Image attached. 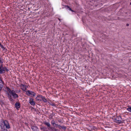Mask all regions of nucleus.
I'll return each instance as SVG.
<instances>
[{
    "mask_svg": "<svg viewBox=\"0 0 131 131\" xmlns=\"http://www.w3.org/2000/svg\"><path fill=\"white\" fill-rule=\"evenodd\" d=\"M1 130L2 131H7L6 129H8L10 128V126L8 122L5 120L2 122L1 124Z\"/></svg>",
    "mask_w": 131,
    "mask_h": 131,
    "instance_id": "nucleus-1",
    "label": "nucleus"
},
{
    "mask_svg": "<svg viewBox=\"0 0 131 131\" xmlns=\"http://www.w3.org/2000/svg\"><path fill=\"white\" fill-rule=\"evenodd\" d=\"M9 71V70L6 68V67H3L2 64L0 65V74L4 73L6 71L8 72Z\"/></svg>",
    "mask_w": 131,
    "mask_h": 131,
    "instance_id": "nucleus-2",
    "label": "nucleus"
},
{
    "mask_svg": "<svg viewBox=\"0 0 131 131\" xmlns=\"http://www.w3.org/2000/svg\"><path fill=\"white\" fill-rule=\"evenodd\" d=\"M114 121L117 123H121L122 122L121 117L120 116H116L114 119Z\"/></svg>",
    "mask_w": 131,
    "mask_h": 131,
    "instance_id": "nucleus-3",
    "label": "nucleus"
},
{
    "mask_svg": "<svg viewBox=\"0 0 131 131\" xmlns=\"http://www.w3.org/2000/svg\"><path fill=\"white\" fill-rule=\"evenodd\" d=\"M10 94L13 96L14 98H17L18 97V96L17 94L16 93L15 91L14 90H12V91Z\"/></svg>",
    "mask_w": 131,
    "mask_h": 131,
    "instance_id": "nucleus-4",
    "label": "nucleus"
},
{
    "mask_svg": "<svg viewBox=\"0 0 131 131\" xmlns=\"http://www.w3.org/2000/svg\"><path fill=\"white\" fill-rule=\"evenodd\" d=\"M29 102L31 105H34L35 104V103L33 99L32 98H30Z\"/></svg>",
    "mask_w": 131,
    "mask_h": 131,
    "instance_id": "nucleus-5",
    "label": "nucleus"
},
{
    "mask_svg": "<svg viewBox=\"0 0 131 131\" xmlns=\"http://www.w3.org/2000/svg\"><path fill=\"white\" fill-rule=\"evenodd\" d=\"M26 93L27 95H31L33 96H34L35 94V93L34 92L29 90H28L26 92Z\"/></svg>",
    "mask_w": 131,
    "mask_h": 131,
    "instance_id": "nucleus-6",
    "label": "nucleus"
},
{
    "mask_svg": "<svg viewBox=\"0 0 131 131\" xmlns=\"http://www.w3.org/2000/svg\"><path fill=\"white\" fill-rule=\"evenodd\" d=\"M15 106L17 108H19L20 107V103L19 102H16L15 104Z\"/></svg>",
    "mask_w": 131,
    "mask_h": 131,
    "instance_id": "nucleus-7",
    "label": "nucleus"
},
{
    "mask_svg": "<svg viewBox=\"0 0 131 131\" xmlns=\"http://www.w3.org/2000/svg\"><path fill=\"white\" fill-rule=\"evenodd\" d=\"M31 128L33 131H38V128L36 126H32Z\"/></svg>",
    "mask_w": 131,
    "mask_h": 131,
    "instance_id": "nucleus-8",
    "label": "nucleus"
},
{
    "mask_svg": "<svg viewBox=\"0 0 131 131\" xmlns=\"http://www.w3.org/2000/svg\"><path fill=\"white\" fill-rule=\"evenodd\" d=\"M21 89L23 91H25L26 90V87L25 85L21 84Z\"/></svg>",
    "mask_w": 131,
    "mask_h": 131,
    "instance_id": "nucleus-9",
    "label": "nucleus"
},
{
    "mask_svg": "<svg viewBox=\"0 0 131 131\" xmlns=\"http://www.w3.org/2000/svg\"><path fill=\"white\" fill-rule=\"evenodd\" d=\"M44 123L49 127H50V125L49 123L45 122Z\"/></svg>",
    "mask_w": 131,
    "mask_h": 131,
    "instance_id": "nucleus-10",
    "label": "nucleus"
},
{
    "mask_svg": "<svg viewBox=\"0 0 131 131\" xmlns=\"http://www.w3.org/2000/svg\"><path fill=\"white\" fill-rule=\"evenodd\" d=\"M55 128L53 127H51L50 126V127H48V129L51 131H54L55 129Z\"/></svg>",
    "mask_w": 131,
    "mask_h": 131,
    "instance_id": "nucleus-11",
    "label": "nucleus"
},
{
    "mask_svg": "<svg viewBox=\"0 0 131 131\" xmlns=\"http://www.w3.org/2000/svg\"><path fill=\"white\" fill-rule=\"evenodd\" d=\"M67 7V8L69 10H70L72 12H74V11L72 10L71 8L69 7L68 6H66V8Z\"/></svg>",
    "mask_w": 131,
    "mask_h": 131,
    "instance_id": "nucleus-12",
    "label": "nucleus"
},
{
    "mask_svg": "<svg viewBox=\"0 0 131 131\" xmlns=\"http://www.w3.org/2000/svg\"><path fill=\"white\" fill-rule=\"evenodd\" d=\"M42 100L44 102H46L47 101V99H45V97L43 96V97H42Z\"/></svg>",
    "mask_w": 131,
    "mask_h": 131,
    "instance_id": "nucleus-13",
    "label": "nucleus"
},
{
    "mask_svg": "<svg viewBox=\"0 0 131 131\" xmlns=\"http://www.w3.org/2000/svg\"><path fill=\"white\" fill-rule=\"evenodd\" d=\"M51 124L53 125V126H55L54 125L55 124V122L54 121H52L51 122Z\"/></svg>",
    "mask_w": 131,
    "mask_h": 131,
    "instance_id": "nucleus-14",
    "label": "nucleus"
},
{
    "mask_svg": "<svg viewBox=\"0 0 131 131\" xmlns=\"http://www.w3.org/2000/svg\"><path fill=\"white\" fill-rule=\"evenodd\" d=\"M127 110L129 112H131V107H128L127 109Z\"/></svg>",
    "mask_w": 131,
    "mask_h": 131,
    "instance_id": "nucleus-15",
    "label": "nucleus"
},
{
    "mask_svg": "<svg viewBox=\"0 0 131 131\" xmlns=\"http://www.w3.org/2000/svg\"><path fill=\"white\" fill-rule=\"evenodd\" d=\"M3 61V60L0 57V63H2Z\"/></svg>",
    "mask_w": 131,
    "mask_h": 131,
    "instance_id": "nucleus-16",
    "label": "nucleus"
},
{
    "mask_svg": "<svg viewBox=\"0 0 131 131\" xmlns=\"http://www.w3.org/2000/svg\"><path fill=\"white\" fill-rule=\"evenodd\" d=\"M9 100L10 101H14L13 99L10 96H9Z\"/></svg>",
    "mask_w": 131,
    "mask_h": 131,
    "instance_id": "nucleus-17",
    "label": "nucleus"
},
{
    "mask_svg": "<svg viewBox=\"0 0 131 131\" xmlns=\"http://www.w3.org/2000/svg\"><path fill=\"white\" fill-rule=\"evenodd\" d=\"M58 127L59 128H60V129H61V128H65V127H62V126H60V125H59V126Z\"/></svg>",
    "mask_w": 131,
    "mask_h": 131,
    "instance_id": "nucleus-18",
    "label": "nucleus"
},
{
    "mask_svg": "<svg viewBox=\"0 0 131 131\" xmlns=\"http://www.w3.org/2000/svg\"><path fill=\"white\" fill-rule=\"evenodd\" d=\"M43 96H42L41 95H39L38 96V97H39V98H41V99H42V97H43Z\"/></svg>",
    "mask_w": 131,
    "mask_h": 131,
    "instance_id": "nucleus-19",
    "label": "nucleus"
},
{
    "mask_svg": "<svg viewBox=\"0 0 131 131\" xmlns=\"http://www.w3.org/2000/svg\"><path fill=\"white\" fill-rule=\"evenodd\" d=\"M3 87V85L1 84H0V91L1 90Z\"/></svg>",
    "mask_w": 131,
    "mask_h": 131,
    "instance_id": "nucleus-20",
    "label": "nucleus"
},
{
    "mask_svg": "<svg viewBox=\"0 0 131 131\" xmlns=\"http://www.w3.org/2000/svg\"><path fill=\"white\" fill-rule=\"evenodd\" d=\"M8 91L10 94L11 93V92H12V91H11V90L10 89L8 88Z\"/></svg>",
    "mask_w": 131,
    "mask_h": 131,
    "instance_id": "nucleus-21",
    "label": "nucleus"
},
{
    "mask_svg": "<svg viewBox=\"0 0 131 131\" xmlns=\"http://www.w3.org/2000/svg\"><path fill=\"white\" fill-rule=\"evenodd\" d=\"M41 130H43V131H45V128L44 127H42L41 128Z\"/></svg>",
    "mask_w": 131,
    "mask_h": 131,
    "instance_id": "nucleus-22",
    "label": "nucleus"
},
{
    "mask_svg": "<svg viewBox=\"0 0 131 131\" xmlns=\"http://www.w3.org/2000/svg\"><path fill=\"white\" fill-rule=\"evenodd\" d=\"M54 125H55V126H54V127L57 128V127H58L59 125L55 124Z\"/></svg>",
    "mask_w": 131,
    "mask_h": 131,
    "instance_id": "nucleus-23",
    "label": "nucleus"
},
{
    "mask_svg": "<svg viewBox=\"0 0 131 131\" xmlns=\"http://www.w3.org/2000/svg\"><path fill=\"white\" fill-rule=\"evenodd\" d=\"M0 46L2 48H4L3 46L1 44H0Z\"/></svg>",
    "mask_w": 131,
    "mask_h": 131,
    "instance_id": "nucleus-24",
    "label": "nucleus"
},
{
    "mask_svg": "<svg viewBox=\"0 0 131 131\" xmlns=\"http://www.w3.org/2000/svg\"><path fill=\"white\" fill-rule=\"evenodd\" d=\"M54 131H59L58 130V129L55 128V130H54Z\"/></svg>",
    "mask_w": 131,
    "mask_h": 131,
    "instance_id": "nucleus-25",
    "label": "nucleus"
},
{
    "mask_svg": "<svg viewBox=\"0 0 131 131\" xmlns=\"http://www.w3.org/2000/svg\"><path fill=\"white\" fill-rule=\"evenodd\" d=\"M126 26H129V24H126Z\"/></svg>",
    "mask_w": 131,
    "mask_h": 131,
    "instance_id": "nucleus-26",
    "label": "nucleus"
},
{
    "mask_svg": "<svg viewBox=\"0 0 131 131\" xmlns=\"http://www.w3.org/2000/svg\"><path fill=\"white\" fill-rule=\"evenodd\" d=\"M37 97H36V99H37V100H40V99H37Z\"/></svg>",
    "mask_w": 131,
    "mask_h": 131,
    "instance_id": "nucleus-27",
    "label": "nucleus"
},
{
    "mask_svg": "<svg viewBox=\"0 0 131 131\" xmlns=\"http://www.w3.org/2000/svg\"><path fill=\"white\" fill-rule=\"evenodd\" d=\"M0 103L1 104V105H2V104H3V103L2 102H0Z\"/></svg>",
    "mask_w": 131,
    "mask_h": 131,
    "instance_id": "nucleus-28",
    "label": "nucleus"
},
{
    "mask_svg": "<svg viewBox=\"0 0 131 131\" xmlns=\"http://www.w3.org/2000/svg\"><path fill=\"white\" fill-rule=\"evenodd\" d=\"M48 131V130H45V131Z\"/></svg>",
    "mask_w": 131,
    "mask_h": 131,
    "instance_id": "nucleus-29",
    "label": "nucleus"
},
{
    "mask_svg": "<svg viewBox=\"0 0 131 131\" xmlns=\"http://www.w3.org/2000/svg\"><path fill=\"white\" fill-rule=\"evenodd\" d=\"M130 5H131V2L130 3Z\"/></svg>",
    "mask_w": 131,
    "mask_h": 131,
    "instance_id": "nucleus-30",
    "label": "nucleus"
},
{
    "mask_svg": "<svg viewBox=\"0 0 131 131\" xmlns=\"http://www.w3.org/2000/svg\"><path fill=\"white\" fill-rule=\"evenodd\" d=\"M59 20H60V19L59 18Z\"/></svg>",
    "mask_w": 131,
    "mask_h": 131,
    "instance_id": "nucleus-31",
    "label": "nucleus"
}]
</instances>
